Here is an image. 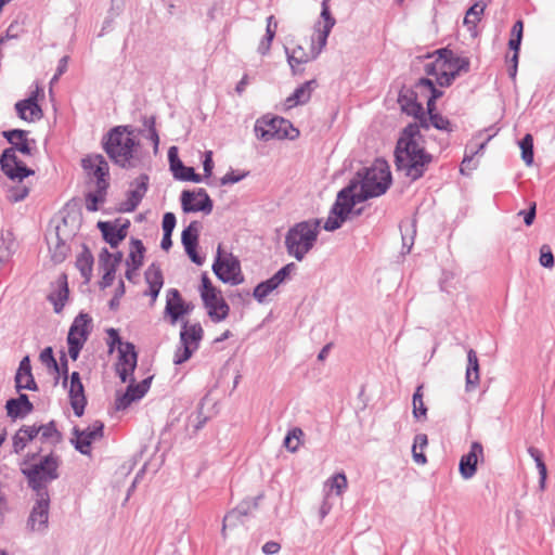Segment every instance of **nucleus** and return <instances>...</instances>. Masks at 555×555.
<instances>
[{"label": "nucleus", "instance_id": "nucleus-1", "mask_svg": "<svg viewBox=\"0 0 555 555\" xmlns=\"http://www.w3.org/2000/svg\"><path fill=\"white\" fill-rule=\"evenodd\" d=\"M418 124H409L402 131L395 150V164L398 171L403 172L411 181L421 179L433 163V155L423 145L421 128L429 129V116L423 113L414 116Z\"/></svg>", "mask_w": 555, "mask_h": 555}, {"label": "nucleus", "instance_id": "nucleus-2", "mask_svg": "<svg viewBox=\"0 0 555 555\" xmlns=\"http://www.w3.org/2000/svg\"><path fill=\"white\" fill-rule=\"evenodd\" d=\"M40 451L41 449L38 452H28L21 465V472L35 493L49 492L48 485L60 476V457L51 451L35 462Z\"/></svg>", "mask_w": 555, "mask_h": 555}, {"label": "nucleus", "instance_id": "nucleus-3", "mask_svg": "<svg viewBox=\"0 0 555 555\" xmlns=\"http://www.w3.org/2000/svg\"><path fill=\"white\" fill-rule=\"evenodd\" d=\"M437 57L424 66L428 76H435L440 87H450L462 74L469 72L470 62L466 56H459L453 51L443 48L436 51Z\"/></svg>", "mask_w": 555, "mask_h": 555}, {"label": "nucleus", "instance_id": "nucleus-4", "mask_svg": "<svg viewBox=\"0 0 555 555\" xmlns=\"http://www.w3.org/2000/svg\"><path fill=\"white\" fill-rule=\"evenodd\" d=\"M353 181L360 185L358 202H363L386 193L391 184V172L386 160L376 159L363 172L359 171Z\"/></svg>", "mask_w": 555, "mask_h": 555}, {"label": "nucleus", "instance_id": "nucleus-5", "mask_svg": "<svg viewBox=\"0 0 555 555\" xmlns=\"http://www.w3.org/2000/svg\"><path fill=\"white\" fill-rule=\"evenodd\" d=\"M139 142L134 140L128 126H117L107 133L103 143L108 157L121 168L134 167V152Z\"/></svg>", "mask_w": 555, "mask_h": 555}, {"label": "nucleus", "instance_id": "nucleus-6", "mask_svg": "<svg viewBox=\"0 0 555 555\" xmlns=\"http://www.w3.org/2000/svg\"><path fill=\"white\" fill-rule=\"evenodd\" d=\"M320 233V220L309 219L291 227L285 235L286 251L297 261H302L313 248Z\"/></svg>", "mask_w": 555, "mask_h": 555}, {"label": "nucleus", "instance_id": "nucleus-7", "mask_svg": "<svg viewBox=\"0 0 555 555\" xmlns=\"http://www.w3.org/2000/svg\"><path fill=\"white\" fill-rule=\"evenodd\" d=\"M16 151L25 155L31 154L26 137L20 139L12 147L5 149L0 157V167L3 173L11 180L22 181L34 175V170L26 167V165L20 160L16 156Z\"/></svg>", "mask_w": 555, "mask_h": 555}, {"label": "nucleus", "instance_id": "nucleus-8", "mask_svg": "<svg viewBox=\"0 0 555 555\" xmlns=\"http://www.w3.org/2000/svg\"><path fill=\"white\" fill-rule=\"evenodd\" d=\"M255 134L259 140L270 141L273 139L295 140L299 137V130L283 117H262L255 122Z\"/></svg>", "mask_w": 555, "mask_h": 555}, {"label": "nucleus", "instance_id": "nucleus-9", "mask_svg": "<svg viewBox=\"0 0 555 555\" xmlns=\"http://www.w3.org/2000/svg\"><path fill=\"white\" fill-rule=\"evenodd\" d=\"M203 328L199 323L189 324L185 321L180 332V346L178 347L173 362L181 364L188 361L193 352L197 350L199 341L203 338Z\"/></svg>", "mask_w": 555, "mask_h": 555}, {"label": "nucleus", "instance_id": "nucleus-10", "mask_svg": "<svg viewBox=\"0 0 555 555\" xmlns=\"http://www.w3.org/2000/svg\"><path fill=\"white\" fill-rule=\"evenodd\" d=\"M81 167L89 184L109 186V166L103 155H87L81 159Z\"/></svg>", "mask_w": 555, "mask_h": 555}, {"label": "nucleus", "instance_id": "nucleus-11", "mask_svg": "<svg viewBox=\"0 0 555 555\" xmlns=\"http://www.w3.org/2000/svg\"><path fill=\"white\" fill-rule=\"evenodd\" d=\"M212 271L220 281L230 285H238L244 281L240 261L232 255L221 258L220 246L218 247V254L212 264Z\"/></svg>", "mask_w": 555, "mask_h": 555}, {"label": "nucleus", "instance_id": "nucleus-12", "mask_svg": "<svg viewBox=\"0 0 555 555\" xmlns=\"http://www.w3.org/2000/svg\"><path fill=\"white\" fill-rule=\"evenodd\" d=\"M50 494L36 493L35 504L27 519V528L31 532L44 533L49 525Z\"/></svg>", "mask_w": 555, "mask_h": 555}, {"label": "nucleus", "instance_id": "nucleus-13", "mask_svg": "<svg viewBox=\"0 0 555 555\" xmlns=\"http://www.w3.org/2000/svg\"><path fill=\"white\" fill-rule=\"evenodd\" d=\"M104 424L101 421H94L87 428H73V438L70 442L75 449L81 454L89 455L91 453V444L93 441L100 440L104 435Z\"/></svg>", "mask_w": 555, "mask_h": 555}, {"label": "nucleus", "instance_id": "nucleus-14", "mask_svg": "<svg viewBox=\"0 0 555 555\" xmlns=\"http://www.w3.org/2000/svg\"><path fill=\"white\" fill-rule=\"evenodd\" d=\"M181 206L184 212L210 214L214 208V203L205 189H198L196 192L183 191L181 194Z\"/></svg>", "mask_w": 555, "mask_h": 555}, {"label": "nucleus", "instance_id": "nucleus-15", "mask_svg": "<svg viewBox=\"0 0 555 555\" xmlns=\"http://www.w3.org/2000/svg\"><path fill=\"white\" fill-rule=\"evenodd\" d=\"M358 183L350 181L348 186L340 190L337 194L336 201L332 206V215L345 216L348 218L352 207L359 203L358 192H356Z\"/></svg>", "mask_w": 555, "mask_h": 555}, {"label": "nucleus", "instance_id": "nucleus-16", "mask_svg": "<svg viewBox=\"0 0 555 555\" xmlns=\"http://www.w3.org/2000/svg\"><path fill=\"white\" fill-rule=\"evenodd\" d=\"M118 351L119 357L116 370L121 382L126 383L137 367L138 354L134 345L131 343H125L124 346L118 347Z\"/></svg>", "mask_w": 555, "mask_h": 555}, {"label": "nucleus", "instance_id": "nucleus-17", "mask_svg": "<svg viewBox=\"0 0 555 555\" xmlns=\"http://www.w3.org/2000/svg\"><path fill=\"white\" fill-rule=\"evenodd\" d=\"M199 229H201L199 222L192 221L182 231V234H181V242H182V245L184 247L186 255L197 266H201L204 262V258L201 257L196 251V247L198 244Z\"/></svg>", "mask_w": 555, "mask_h": 555}, {"label": "nucleus", "instance_id": "nucleus-18", "mask_svg": "<svg viewBox=\"0 0 555 555\" xmlns=\"http://www.w3.org/2000/svg\"><path fill=\"white\" fill-rule=\"evenodd\" d=\"M39 87L30 93V95L15 104V109L18 117L25 121L39 120L42 116V109L38 104Z\"/></svg>", "mask_w": 555, "mask_h": 555}, {"label": "nucleus", "instance_id": "nucleus-19", "mask_svg": "<svg viewBox=\"0 0 555 555\" xmlns=\"http://www.w3.org/2000/svg\"><path fill=\"white\" fill-rule=\"evenodd\" d=\"M479 459H483V448L478 441L470 444L468 453L464 454L459 464V470L464 479H470L475 476Z\"/></svg>", "mask_w": 555, "mask_h": 555}, {"label": "nucleus", "instance_id": "nucleus-20", "mask_svg": "<svg viewBox=\"0 0 555 555\" xmlns=\"http://www.w3.org/2000/svg\"><path fill=\"white\" fill-rule=\"evenodd\" d=\"M149 176L140 175L132 184L135 188L128 192V197L119 206V211L131 212L137 209L149 189Z\"/></svg>", "mask_w": 555, "mask_h": 555}, {"label": "nucleus", "instance_id": "nucleus-21", "mask_svg": "<svg viewBox=\"0 0 555 555\" xmlns=\"http://www.w3.org/2000/svg\"><path fill=\"white\" fill-rule=\"evenodd\" d=\"M130 222L127 220L122 224H116L109 221H99L98 228L101 231L103 238L109 244L112 248H116L128 234Z\"/></svg>", "mask_w": 555, "mask_h": 555}, {"label": "nucleus", "instance_id": "nucleus-22", "mask_svg": "<svg viewBox=\"0 0 555 555\" xmlns=\"http://www.w3.org/2000/svg\"><path fill=\"white\" fill-rule=\"evenodd\" d=\"M418 100H426L427 111H436V101L443 95V92L437 89L433 80L421 78L412 89Z\"/></svg>", "mask_w": 555, "mask_h": 555}, {"label": "nucleus", "instance_id": "nucleus-23", "mask_svg": "<svg viewBox=\"0 0 555 555\" xmlns=\"http://www.w3.org/2000/svg\"><path fill=\"white\" fill-rule=\"evenodd\" d=\"M262 498V495H258L253 499L243 500L234 509L229 512L223 518V528L224 532L227 527H234L238 522H242V518L247 516L251 511L258 507V501Z\"/></svg>", "mask_w": 555, "mask_h": 555}, {"label": "nucleus", "instance_id": "nucleus-24", "mask_svg": "<svg viewBox=\"0 0 555 555\" xmlns=\"http://www.w3.org/2000/svg\"><path fill=\"white\" fill-rule=\"evenodd\" d=\"M36 431V439H39L41 444L50 446L51 448L56 447L63 440L62 433L56 427L55 421H50L47 424H34Z\"/></svg>", "mask_w": 555, "mask_h": 555}, {"label": "nucleus", "instance_id": "nucleus-25", "mask_svg": "<svg viewBox=\"0 0 555 555\" xmlns=\"http://www.w3.org/2000/svg\"><path fill=\"white\" fill-rule=\"evenodd\" d=\"M15 387L17 391L23 389L25 390H38L37 383L35 382L34 375L31 373V365L29 357H24L18 365L17 372L15 374Z\"/></svg>", "mask_w": 555, "mask_h": 555}, {"label": "nucleus", "instance_id": "nucleus-26", "mask_svg": "<svg viewBox=\"0 0 555 555\" xmlns=\"http://www.w3.org/2000/svg\"><path fill=\"white\" fill-rule=\"evenodd\" d=\"M328 1L330 0L322 1L321 18L324 22L323 26L321 27V22H319L314 27L315 40L320 43V48H325L328 35L336 24L335 18L330 12Z\"/></svg>", "mask_w": 555, "mask_h": 555}, {"label": "nucleus", "instance_id": "nucleus-27", "mask_svg": "<svg viewBox=\"0 0 555 555\" xmlns=\"http://www.w3.org/2000/svg\"><path fill=\"white\" fill-rule=\"evenodd\" d=\"M203 304L212 322L219 323L228 318L230 307L219 289L215 292L214 299H208L207 302L203 301Z\"/></svg>", "mask_w": 555, "mask_h": 555}, {"label": "nucleus", "instance_id": "nucleus-28", "mask_svg": "<svg viewBox=\"0 0 555 555\" xmlns=\"http://www.w3.org/2000/svg\"><path fill=\"white\" fill-rule=\"evenodd\" d=\"M323 49L324 48H320V43H314V39L312 40L310 52H306L302 47L298 46L289 53L288 49L286 48L285 51L287 54V62L294 69L297 65L308 63L311 60H315Z\"/></svg>", "mask_w": 555, "mask_h": 555}, {"label": "nucleus", "instance_id": "nucleus-29", "mask_svg": "<svg viewBox=\"0 0 555 555\" xmlns=\"http://www.w3.org/2000/svg\"><path fill=\"white\" fill-rule=\"evenodd\" d=\"M398 103L405 114L410 116H420L423 113V104L416 96V93L410 88L403 87L398 95Z\"/></svg>", "mask_w": 555, "mask_h": 555}, {"label": "nucleus", "instance_id": "nucleus-30", "mask_svg": "<svg viewBox=\"0 0 555 555\" xmlns=\"http://www.w3.org/2000/svg\"><path fill=\"white\" fill-rule=\"evenodd\" d=\"M8 416L12 420L23 418L34 411V404L25 393H20L18 398L10 399L5 404Z\"/></svg>", "mask_w": 555, "mask_h": 555}, {"label": "nucleus", "instance_id": "nucleus-31", "mask_svg": "<svg viewBox=\"0 0 555 555\" xmlns=\"http://www.w3.org/2000/svg\"><path fill=\"white\" fill-rule=\"evenodd\" d=\"M315 87H317L315 79H311V80L304 82L298 88H296L294 90V92L288 98H286L285 106L287 108H293L298 105H304V104L308 103L311 99L312 91L315 89Z\"/></svg>", "mask_w": 555, "mask_h": 555}, {"label": "nucleus", "instance_id": "nucleus-32", "mask_svg": "<svg viewBox=\"0 0 555 555\" xmlns=\"http://www.w3.org/2000/svg\"><path fill=\"white\" fill-rule=\"evenodd\" d=\"M68 293L67 276L65 273H62L55 282V288L48 296V300L53 304L56 313L63 310Z\"/></svg>", "mask_w": 555, "mask_h": 555}, {"label": "nucleus", "instance_id": "nucleus-33", "mask_svg": "<svg viewBox=\"0 0 555 555\" xmlns=\"http://www.w3.org/2000/svg\"><path fill=\"white\" fill-rule=\"evenodd\" d=\"M183 300L178 289L170 288L167 292V302L165 311L170 317L171 324H176L178 320L185 314L182 310Z\"/></svg>", "mask_w": 555, "mask_h": 555}, {"label": "nucleus", "instance_id": "nucleus-34", "mask_svg": "<svg viewBox=\"0 0 555 555\" xmlns=\"http://www.w3.org/2000/svg\"><path fill=\"white\" fill-rule=\"evenodd\" d=\"M145 281L149 284V295L152 297V300L155 301L163 285L164 278L163 272L158 264L152 263L145 271Z\"/></svg>", "mask_w": 555, "mask_h": 555}, {"label": "nucleus", "instance_id": "nucleus-35", "mask_svg": "<svg viewBox=\"0 0 555 555\" xmlns=\"http://www.w3.org/2000/svg\"><path fill=\"white\" fill-rule=\"evenodd\" d=\"M466 391L474 390L479 384V362L477 353L474 349L467 351L466 367Z\"/></svg>", "mask_w": 555, "mask_h": 555}, {"label": "nucleus", "instance_id": "nucleus-36", "mask_svg": "<svg viewBox=\"0 0 555 555\" xmlns=\"http://www.w3.org/2000/svg\"><path fill=\"white\" fill-rule=\"evenodd\" d=\"M90 322L91 318L86 313H80L78 317H76L69 328L67 341H70V337L74 336V339L81 341V344H85L86 340L88 339V324Z\"/></svg>", "mask_w": 555, "mask_h": 555}, {"label": "nucleus", "instance_id": "nucleus-37", "mask_svg": "<svg viewBox=\"0 0 555 555\" xmlns=\"http://www.w3.org/2000/svg\"><path fill=\"white\" fill-rule=\"evenodd\" d=\"M68 397L74 414L78 417L82 416L87 405L83 385H69Z\"/></svg>", "mask_w": 555, "mask_h": 555}, {"label": "nucleus", "instance_id": "nucleus-38", "mask_svg": "<svg viewBox=\"0 0 555 555\" xmlns=\"http://www.w3.org/2000/svg\"><path fill=\"white\" fill-rule=\"evenodd\" d=\"M35 439V427L30 425H23L12 438L14 453L22 452L27 447V444Z\"/></svg>", "mask_w": 555, "mask_h": 555}, {"label": "nucleus", "instance_id": "nucleus-39", "mask_svg": "<svg viewBox=\"0 0 555 555\" xmlns=\"http://www.w3.org/2000/svg\"><path fill=\"white\" fill-rule=\"evenodd\" d=\"M93 190L89 191L85 195L86 199V209L88 211H96L99 210V205L105 203L107 190L109 186H103V185H92Z\"/></svg>", "mask_w": 555, "mask_h": 555}, {"label": "nucleus", "instance_id": "nucleus-40", "mask_svg": "<svg viewBox=\"0 0 555 555\" xmlns=\"http://www.w3.org/2000/svg\"><path fill=\"white\" fill-rule=\"evenodd\" d=\"M491 138L492 135H488L482 142L478 144L473 145V143H470L467 145L460 168L461 173L468 175V172L475 168L474 166H470L474 156L479 154L485 149V146L491 140Z\"/></svg>", "mask_w": 555, "mask_h": 555}, {"label": "nucleus", "instance_id": "nucleus-41", "mask_svg": "<svg viewBox=\"0 0 555 555\" xmlns=\"http://www.w3.org/2000/svg\"><path fill=\"white\" fill-rule=\"evenodd\" d=\"M76 267L86 282H89L92 274L93 256L86 246H83L82 251L77 256Z\"/></svg>", "mask_w": 555, "mask_h": 555}, {"label": "nucleus", "instance_id": "nucleus-42", "mask_svg": "<svg viewBox=\"0 0 555 555\" xmlns=\"http://www.w3.org/2000/svg\"><path fill=\"white\" fill-rule=\"evenodd\" d=\"M51 259L55 263H61L65 260L69 253V246L61 240L59 233H55L54 242L49 243Z\"/></svg>", "mask_w": 555, "mask_h": 555}, {"label": "nucleus", "instance_id": "nucleus-43", "mask_svg": "<svg viewBox=\"0 0 555 555\" xmlns=\"http://www.w3.org/2000/svg\"><path fill=\"white\" fill-rule=\"evenodd\" d=\"M15 240L12 232L8 231L0 236V268L7 262L14 251Z\"/></svg>", "mask_w": 555, "mask_h": 555}, {"label": "nucleus", "instance_id": "nucleus-44", "mask_svg": "<svg viewBox=\"0 0 555 555\" xmlns=\"http://www.w3.org/2000/svg\"><path fill=\"white\" fill-rule=\"evenodd\" d=\"M144 251L145 248L143 243L140 240L132 238L131 250L129 254V260H127V266L130 267L131 262L133 270H138L143 263Z\"/></svg>", "mask_w": 555, "mask_h": 555}, {"label": "nucleus", "instance_id": "nucleus-45", "mask_svg": "<svg viewBox=\"0 0 555 555\" xmlns=\"http://www.w3.org/2000/svg\"><path fill=\"white\" fill-rule=\"evenodd\" d=\"M423 397H424L423 385H420L416 387V389L413 393V399H412L413 416L417 421L426 420V417H427V408L424 403Z\"/></svg>", "mask_w": 555, "mask_h": 555}, {"label": "nucleus", "instance_id": "nucleus-46", "mask_svg": "<svg viewBox=\"0 0 555 555\" xmlns=\"http://www.w3.org/2000/svg\"><path fill=\"white\" fill-rule=\"evenodd\" d=\"M486 9V3L476 2L473 4L465 14L464 24L468 27V29H473L477 26L480 21V16L483 14Z\"/></svg>", "mask_w": 555, "mask_h": 555}, {"label": "nucleus", "instance_id": "nucleus-47", "mask_svg": "<svg viewBox=\"0 0 555 555\" xmlns=\"http://www.w3.org/2000/svg\"><path fill=\"white\" fill-rule=\"evenodd\" d=\"M176 179L182 181H192L199 183L203 181L201 175L196 173L193 167H186L180 159H177V173H173Z\"/></svg>", "mask_w": 555, "mask_h": 555}, {"label": "nucleus", "instance_id": "nucleus-48", "mask_svg": "<svg viewBox=\"0 0 555 555\" xmlns=\"http://www.w3.org/2000/svg\"><path fill=\"white\" fill-rule=\"evenodd\" d=\"M427 115H429V121L433 127H435L438 130L446 131L448 133L454 131L455 126L444 116H442L439 113H436V111L428 112Z\"/></svg>", "mask_w": 555, "mask_h": 555}, {"label": "nucleus", "instance_id": "nucleus-49", "mask_svg": "<svg viewBox=\"0 0 555 555\" xmlns=\"http://www.w3.org/2000/svg\"><path fill=\"white\" fill-rule=\"evenodd\" d=\"M276 284L272 281V279H268L263 282H260L253 292L254 298L258 302H263L268 295H270L274 289H276Z\"/></svg>", "mask_w": 555, "mask_h": 555}, {"label": "nucleus", "instance_id": "nucleus-50", "mask_svg": "<svg viewBox=\"0 0 555 555\" xmlns=\"http://www.w3.org/2000/svg\"><path fill=\"white\" fill-rule=\"evenodd\" d=\"M133 382H134L133 378H131V383L127 387L126 391L129 392L133 397V399L137 401V400H140L141 398H143L144 395L150 389L152 377H147V378L143 379L142 382H140L139 384H133Z\"/></svg>", "mask_w": 555, "mask_h": 555}, {"label": "nucleus", "instance_id": "nucleus-51", "mask_svg": "<svg viewBox=\"0 0 555 555\" xmlns=\"http://www.w3.org/2000/svg\"><path fill=\"white\" fill-rule=\"evenodd\" d=\"M521 150V158L526 165L530 166L533 163V138L527 133L519 142Z\"/></svg>", "mask_w": 555, "mask_h": 555}, {"label": "nucleus", "instance_id": "nucleus-52", "mask_svg": "<svg viewBox=\"0 0 555 555\" xmlns=\"http://www.w3.org/2000/svg\"><path fill=\"white\" fill-rule=\"evenodd\" d=\"M528 453L530 454V456L533 459V461L537 464V468H538L539 475H540V486H541V488H543L545 479H546V465L543 462V454L539 449H537L534 447H529Z\"/></svg>", "mask_w": 555, "mask_h": 555}, {"label": "nucleus", "instance_id": "nucleus-53", "mask_svg": "<svg viewBox=\"0 0 555 555\" xmlns=\"http://www.w3.org/2000/svg\"><path fill=\"white\" fill-rule=\"evenodd\" d=\"M304 436V431L299 427H295L291 429L285 439H284V446L285 448L291 452H296L299 449L300 446V438Z\"/></svg>", "mask_w": 555, "mask_h": 555}, {"label": "nucleus", "instance_id": "nucleus-54", "mask_svg": "<svg viewBox=\"0 0 555 555\" xmlns=\"http://www.w3.org/2000/svg\"><path fill=\"white\" fill-rule=\"evenodd\" d=\"M39 360L49 371L60 372V364L53 356L52 347H46L39 354Z\"/></svg>", "mask_w": 555, "mask_h": 555}, {"label": "nucleus", "instance_id": "nucleus-55", "mask_svg": "<svg viewBox=\"0 0 555 555\" xmlns=\"http://www.w3.org/2000/svg\"><path fill=\"white\" fill-rule=\"evenodd\" d=\"M326 485H328L332 490H336V493L339 495L348 486L346 475L344 473H337L327 480Z\"/></svg>", "mask_w": 555, "mask_h": 555}, {"label": "nucleus", "instance_id": "nucleus-56", "mask_svg": "<svg viewBox=\"0 0 555 555\" xmlns=\"http://www.w3.org/2000/svg\"><path fill=\"white\" fill-rule=\"evenodd\" d=\"M218 288H216L210 279L207 276L206 273H203L202 274V286H201V297H202V300L203 301H206L208 299H214V296H215V292L217 291Z\"/></svg>", "mask_w": 555, "mask_h": 555}, {"label": "nucleus", "instance_id": "nucleus-57", "mask_svg": "<svg viewBox=\"0 0 555 555\" xmlns=\"http://www.w3.org/2000/svg\"><path fill=\"white\" fill-rule=\"evenodd\" d=\"M295 270H296V264L294 262L287 263L284 267H282L278 272H275L271 276V279L279 287V285L281 283H283L289 276V274L292 272H294Z\"/></svg>", "mask_w": 555, "mask_h": 555}, {"label": "nucleus", "instance_id": "nucleus-58", "mask_svg": "<svg viewBox=\"0 0 555 555\" xmlns=\"http://www.w3.org/2000/svg\"><path fill=\"white\" fill-rule=\"evenodd\" d=\"M29 194V189L25 185H16L12 186L9 190L8 198L12 203L22 202L25 199Z\"/></svg>", "mask_w": 555, "mask_h": 555}, {"label": "nucleus", "instance_id": "nucleus-59", "mask_svg": "<svg viewBox=\"0 0 555 555\" xmlns=\"http://www.w3.org/2000/svg\"><path fill=\"white\" fill-rule=\"evenodd\" d=\"M346 220H347V217L332 215V210H331L330 216L327 217L323 228L325 231L333 232V231L339 229Z\"/></svg>", "mask_w": 555, "mask_h": 555}, {"label": "nucleus", "instance_id": "nucleus-60", "mask_svg": "<svg viewBox=\"0 0 555 555\" xmlns=\"http://www.w3.org/2000/svg\"><path fill=\"white\" fill-rule=\"evenodd\" d=\"M540 264L544 268L554 267V256L548 245H542L540 248Z\"/></svg>", "mask_w": 555, "mask_h": 555}, {"label": "nucleus", "instance_id": "nucleus-61", "mask_svg": "<svg viewBox=\"0 0 555 555\" xmlns=\"http://www.w3.org/2000/svg\"><path fill=\"white\" fill-rule=\"evenodd\" d=\"M247 175L248 172L236 173L231 170L221 178L220 182L222 185L234 184L243 180Z\"/></svg>", "mask_w": 555, "mask_h": 555}, {"label": "nucleus", "instance_id": "nucleus-62", "mask_svg": "<svg viewBox=\"0 0 555 555\" xmlns=\"http://www.w3.org/2000/svg\"><path fill=\"white\" fill-rule=\"evenodd\" d=\"M537 214V204L533 202L531 203L528 210H520L517 215L524 217V222L527 227H530L534 219Z\"/></svg>", "mask_w": 555, "mask_h": 555}, {"label": "nucleus", "instance_id": "nucleus-63", "mask_svg": "<svg viewBox=\"0 0 555 555\" xmlns=\"http://www.w3.org/2000/svg\"><path fill=\"white\" fill-rule=\"evenodd\" d=\"M133 401V397L129 392H125L121 396L117 397L115 400L116 410H126Z\"/></svg>", "mask_w": 555, "mask_h": 555}, {"label": "nucleus", "instance_id": "nucleus-64", "mask_svg": "<svg viewBox=\"0 0 555 555\" xmlns=\"http://www.w3.org/2000/svg\"><path fill=\"white\" fill-rule=\"evenodd\" d=\"M275 35H273L270 30L269 34H266L264 37L261 39L259 46H258V52L261 55H266L269 53L271 43L274 39Z\"/></svg>", "mask_w": 555, "mask_h": 555}]
</instances>
